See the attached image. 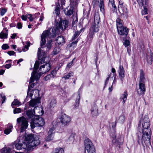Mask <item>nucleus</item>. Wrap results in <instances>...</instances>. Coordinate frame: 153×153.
I'll list each match as a JSON object with an SVG mask.
<instances>
[{
    "label": "nucleus",
    "instance_id": "a18cd8bd",
    "mask_svg": "<svg viewBox=\"0 0 153 153\" xmlns=\"http://www.w3.org/2000/svg\"><path fill=\"white\" fill-rule=\"evenodd\" d=\"M130 42L128 40H125L123 42V45L126 47L130 45Z\"/></svg>",
    "mask_w": 153,
    "mask_h": 153
},
{
    "label": "nucleus",
    "instance_id": "79ce46f5",
    "mask_svg": "<svg viewBox=\"0 0 153 153\" xmlns=\"http://www.w3.org/2000/svg\"><path fill=\"white\" fill-rule=\"evenodd\" d=\"M60 49L59 47H56L53 50V52L54 54H57L60 51Z\"/></svg>",
    "mask_w": 153,
    "mask_h": 153
},
{
    "label": "nucleus",
    "instance_id": "473e14b6",
    "mask_svg": "<svg viewBox=\"0 0 153 153\" xmlns=\"http://www.w3.org/2000/svg\"><path fill=\"white\" fill-rule=\"evenodd\" d=\"M121 21V20L119 18H117V19L116 22L117 29L123 26Z\"/></svg>",
    "mask_w": 153,
    "mask_h": 153
},
{
    "label": "nucleus",
    "instance_id": "4d7b16f0",
    "mask_svg": "<svg viewBox=\"0 0 153 153\" xmlns=\"http://www.w3.org/2000/svg\"><path fill=\"white\" fill-rule=\"evenodd\" d=\"M54 128H51L48 132V134H51L52 135L54 133L53 131L54 130Z\"/></svg>",
    "mask_w": 153,
    "mask_h": 153
},
{
    "label": "nucleus",
    "instance_id": "de8ad7c7",
    "mask_svg": "<svg viewBox=\"0 0 153 153\" xmlns=\"http://www.w3.org/2000/svg\"><path fill=\"white\" fill-rule=\"evenodd\" d=\"M27 18L29 19L30 21H33V19H35L34 17H32V15L30 14H27Z\"/></svg>",
    "mask_w": 153,
    "mask_h": 153
},
{
    "label": "nucleus",
    "instance_id": "bb28decb",
    "mask_svg": "<svg viewBox=\"0 0 153 153\" xmlns=\"http://www.w3.org/2000/svg\"><path fill=\"white\" fill-rule=\"evenodd\" d=\"M127 96V93L126 91H125L121 96L120 99L123 100V104L126 101Z\"/></svg>",
    "mask_w": 153,
    "mask_h": 153
},
{
    "label": "nucleus",
    "instance_id": "a878e982",
    "mask_svg": "<svg viewBox=\"0 0 153 153\" xmlns=\"http://www.w3.org/2000/svg\"><path fill=\"white\" fill-rule=\"evenodd\" d=\"M28 110L32 111H34V117H36L35 115H37V116H39L40 115L39 112V108L38 107H35L33 110L30 109Z\"/></svg>",
    "mask_w": 153,
    "mask_h": 153
},
{
    "label": "nucleus",
    "instance_id": "0eeeda50",
    "mask_svg": "<svg viewBox=\"0 0 153 153\" xmlns=\"http://www.w3.org/2000/svg\"><path fill=\"white\" fill-rule=\"evenodd\" d=\"M85 148L88 153H95V147L91 141L88 138H86L84 141Z\"/></svg>",
    "mask_w": 153,
    "mask_h": 153
},
{
    "label": "nucleus",
    "instance_id": "052dcab7",
    "mask_svg": "<svg viewBox=\"0 0 153 153\" xmlns=\"http://www.w3.org/2000/svg\"><path fill=\"white\" fill-rule=\"evenodd\" d=\"M30 91H28V90L27 92V97H32V96L33 95V94H32L31 93H30Z\"/></svg>",
    "mask_w": 153,
    "mask_h": 153
},
{
    "label": "nucleus",
    "instance_id": "09e8293b",
    "mask_svg": "<svg viewBox=\"0 0 153 153\" xmlns=\"http://www.w3.org/2000/svg\"><path fill=\"white\" fill-rule=\"evenodd\" d=\"M79 98L78 99H76V101L75 103V106L76 107H77L79 105V99L80 98V94H79L78 95Z\"/></svg>",
    "mask_w": 153,
    "mask_h": 153
},
{
    "label": "nucleus",
    "instance_id": "7ed1b4c3",
    "mask_svg": "<svg viewBox=\"0 0 153 153\" xmlns=\"http://www.w3.org/2000/svg\"><path fill=\"white\" fill-rule=\"evenodd\" d=\"M142 137L141 139L139 137V135H141V131H139L137 133V134L138 136L137 142L139 144L142 143L143 145L144 146L145 145L146 146L150 143L151 132H148L142 131Z\"/></svg>",
    "mask_w": 153,
    "mask_h": 153
},
{
    "label": "nucleus",
    "instance_id": "6e6d98bb",
    "mask_svg": "<svg viewBox=\"0 0 153 153\" xmlns=\"http://www.w3.org/2000/svg\"><path fill=\"white\" fill-rule=\"evenodd\" d=\"M7 10L4 8L1 9L0 14L1 16H3L6 12Z\"/></svg>",
    "mask_w": 153,
    "mask_h": 153
},
{
    "label": "nucleus",
    "instance_id": "a19ab883",
    "mask_svg": "<svg viewBox=\"0 0 153 153\" xmlns=\"http://www.w3.org/2000/svg\"><path fill=\"white\" fill-rule=\"evenodd\" d=\"M20 103V102L17 99H15L14 101L12 102V106L13 105H19Z\"/></svg>",
    "mask_w": 153,
    "mask_h": 153
},
{
    "label": "nucleus",
    "instance_id": "37998d69",
    "mask_svg": "<svg viewBox=\"0 0 153 153\" xmlns=\"http://www.w3.org/2000/svg\"><path fill=\"white\" fill-rule=\"evenodd\" d=\"M122 10L123 11V15H127L128 12L127 8L126 7H122Z\"/></svg>",
    "mask_w": 153,
    "mask_h": 153
},
{
    "label": "nucleus",
    "instance_id": "69168bd1",
    "mask_svg": "<svg viewBox=\"0 0 153 153\" xmlns=\"http://www.w3.org/2000/svg\"><path fill=\"white\" fill-rule=\"evenodd\" d=\"M1 96L2 99V103H3L6 100L5 96L4 95L2 96V95H1Z\"/></svg>",
    "mask_w": 153,
    "mask_h": 153
},
{
    "label": "nucleus",
    "instance_id": "cd10ccee",
    "mask_svg": "<svg viewBox=\"0 0 153 153\" xmlns=\"http://www.w3.org/2000/svg\"><path fill=\"white\" fill-rule=\"evenodd\" d=\"M56 101L54 99L51 100L49 104V108H53L56 105Z\"/></svg>",
    "mask_w": 153,
    "mask_h": 153
},
{
    "label": "nucleus",
    "instance_id": "f3484780",
    "mask_svg": "<svg viewBox=\"0 0 153 153\" xmlns=\"http://www.w3.org/2000/svg\"><path fill=\"white\" fill-rule=\"evenodd\" d=\"M40 98L38 97L36 99H32L30 101L29 105L32 107H37L38 104L40 103Z\"/></svg>",
    "mask_w": 153,
    "mask_h": 153
},
{
    "label": "nucleus",
    "instance_id": "0e129e2a",
    "mask_svg": "<svg viewBox=\"0 0 153 153\" xmlns=\"http://www.w3.org/2000/svg\"><path fill=\"white\" fill-rule=\"evenodd\" d=\"M7 53L10 56L13 55L15 53V52L13 51H9Z\"/></svg>",
    "mask_w": 153,
    "mask_h": 153
},
{
    "label": "nucleus",
    "instance_id": "dca6fc26",
    "mask_svg": "<svg viewBox=\"0 0 153 153\" xmlns=\"http://www.w3.org/2000/svg\"><path fill=\"white\" fill-rule=\"evenodd\" d=\"M144 83H139V87L137 89V92L139 95L144 94L146 91V87Z\"/></svg>",
    "mask_w": 153,
    "mask_h": 153
},
{
    "label": "nucleus",
    "instance_id": "7c9ffc66",
    "mask_svg": "<svg viewBox=\"0 0 153 153\" xmlns=\"http://www.w3.org/2000/svg\"><path fill=\"white\" fill-rule=\"evenodd\" d=\"M118 72L119 73V78L123 83L125 77V71H123V72Z\"/></svg>",
    "mask_w": 153,
    "mask_h": 153
},
{
    "label": "nucleus",
    "instance_id": "c03bdc74",
    "mask_svg": "<svg viewBox=\"0 0 153 153\" xmlns=\"http://www.w3.org/2000/svg\"><path fill=\"white\" fill-rule=\"evenodd\" d=\"M21 110L20 108H16L13 110V113L14 114L20 113L21 112Z\"/></svg>",
    "mask_w": 153,
    "mask_h": 153
},
{
    "label": "nucleus",
    "instance_id": "6e6552de",
    "mask_svg": "<svg viewBox=\"0 0 153 153\" xmlns=\"http://www.w3.org/2000/svg\"><path fill=\"white\" fill-rule=\"evenodd\" d=\"M85 148L88 153H95V147L91 141L88 138H86L84 141Z\"/></svg>",
    "mask_w": 153,
    "mask_h": 153
},
{
    "label": "nucleus",
    "instance_id": "774afa93",
    "mask_svg": "<svg viewBox=\"0 0 153 153\" xmlns=\"http://www.w3.org/2000/svg\"><path fill=\"white\" fill-rule=\"evenodd\" d=\"M91 1L93 6L94 7L96 6L97 3V0H91Z\"/></svg>",
    "mask_w": 153,
    "mask_h": 153
},
{
    "label": "nucleus",
    "instance_id": "9d476101",
    "mask_svg": "<svg viewBox=\"0 0 153 153\" xmlns=\"http://www.w3.org/2000/svg\"><path fill=\"white\" fill-rule=\"evenodd\" d=\"M68 22L66 20H63L60 22L59 23L56 24V27L57 30H63L67 27Z\"/></svg>",
    "mask_w": 153,
    "mask_h": 153
},
{
    "label": "nucleus",
    "instance_id": "4be33fe9",
    "mask_svg": "<svg viewBox=\"0 0 153 153\" xmlns=\"http://www.w3.org/2000/svg\"><path fill=\"white\" fill-rule=\"evenodd\" d=\"M56 43L59 45H62L65 42L64 39L63 37L62 36H58L56 40Z\"/></svg>",
    "mask_w": 153,
    "mask_h": 153
},
{
    "label": "nucleus",
    "instance_id": "1a4fd4ad",
    "mask_svg": "<svg viewBox=\"0 0 153 153\" xmlns=\"http://www.w3.org/2000/svg\"><path fill=\"white\" fill-rule=\"evenodd\" d=\"M100 26L98 24L92 23L88 35V36L90 38L91 40H92L94 33L98 32L99 30Z\"/></svg>",
    "mask_w": 153,
    "mask_h": 153
},
{
    "label": "nucleus",
    "instance_id": "f03ea898",
    "mask_svg": "<svg viewBox=\"0 0 153 153\" xmlns=\"http://www.w3.org/2000/svg\"><path fill=\"white\" fill-rule=\"evenodd\" d=\"M34 111L27 110L25 113L27 120H30V126L32 129L35 127H42L45 123L44 119L39 116L34 117Z\"/></svg>",
    "mask_w": 153,
    "mask_h": 153
},
{
    "label": "nucleus",
    "instance_id": "338daca9",
    "mask_svg": "<svg viewBox=\"0 0 153 153\" xmlns=\"http://www.w3.org/2000/svg\"><path fill=\"white\" fill-rule=\"evenodd\" d=\"M27 15L26 16L22 15L21 16V18L23 20L25 21L27 19Z\"/></svg>",
    "mask_w": 153,
    "mask_h": 153
},
{
    "label": "nucleus",
    "instance_id": "ddd939ff",
    "mask_svg": "<svg viewBox=\"0 0 153 153\" xmlns=\"http://www.w3.org/2000/svg\"><path fill=\"white\" fill-rule=\"evenodd\" d=\"M41 49L40 48H39L37 55L39 60H40V62L41 64H42L45 62V59L46 57V53L45 52H43L41 55Z\"/></svg>",
    "mask_w": 153,
    "mask_h": 153
},
{
    "label": "nucleus",
    "instance_id": "39448f33",
    "mask_svg": "<svg viewBox=\"0 0 153 153\" xmlns=\"http://www.w3.org/2000/svg\"><path fill=\"white\" fill-rule=\"evenodd\" d=\"M57 30L56 28H53L52 29V33H51L50 31L47 30L44 31L42 34L41 36V42L40 45L42 48H43V46L45 45L46 43V38L47 37L50 38L51 36L54 37L56 35V31Z\"/></svg>",
    "mask_w": 153,
    "mask_h": 153
},
{
    "label": "nucleus",
    "instance_id": "ea45409f",
    "mask_svg": "<svg viewBox=\"0 0 153 153\" xmlns=\"http://www.w3.org/2000/svg\"><path fill=\"white\" fill-rule=\"evenodd\" d=\"M57 153H64V150L63 148L60 147L56 149Z\"/></svg>",
    "mask_w": 153,
    "mask_h": 153
},
{
    "label": "nucleus",
    "instance_id": "2f4dec72",
    "mask_svg": "<svg viewBox=\"0 0 153 153\" xmlns=\"http://www.w3.org/2000/svg\"><path fill=\"white\" fill-rule=\"evenodd\" d=\"M10 149L9 148H4L1 150V153H9L10 151Z\"/></svg>",
    "mask_w": 153,
    "mask_h": 153
},
{
    "label": "nucleus",
    "instance_id": "603ef678",
    "mask_svg": "<svg viewBox=\"0 0 153 153\" xmlns=\"http://www.w3.org/2000/svg\"><path fill=\"white\" fill-rule=\"evenodd\" d=\"M80 33L78 31L75 32V33L74 35V36L73 38V39H75L79 35Z\"/></svg>",
    "mask_w": 153,
    "mask_h": 153
},
{
    "label": "nucleus",
    "instance_id": "6ab92c4d",
    "mask_svg": "<svg viewBox=\"0 0 153 153\" xmlns=\"http://www.w3.org/2000/svg\"><path fill=\"white\" fill-rule=\"evenodd\" d=\"M15 147L17 149L19 150H20L22 148L24 149H25V150L24 151L26 150V148H28L27 145H26L24 143L22 144L20 143H16L15 145Z\"/></svg>",
    "mask_w": 153,
    "mask_h": 153
},
{
    "label": "nucleus",
    "instance_id": "72a5a7b5",
    "mask_svg": "<svg viewBox=\"0 0 153 153\" xmlns=\"http://www.w3.org/2000/svg\"><path fill=\"white\" fill-rule=\"evenodd\" d=\"M74 140V134H72L69 137L68 139L67 140L68 143L69 144L72 143Z\"/></svg>",
    "mask_w": 153,
    "mask_h": 153
},
{
    "label": "nucleus",
    "instance_id": "5fc2aeb1",
    "mask_svg": "<svg viewBox=\"0 0 153 153\" xmlns=\"http://www.w3.org/2000/svg\"><path fill=\"white\" fill-rule=\"evenodd\" d=\"M75 59V58H74L71 62H70L68 63V65H67V67L69 68L71 67L73 64L74 61Z\"/></svg>",
    "mask_w": 153,
    "mask_h": 153
},
{
    "label": "nucleus",
    "instance_id": "58836bf2",
    "mask_svg": "<svg viewBox=\"0 0 153 153\" xmlns=\"http://www.w3.org/2000/svg\"><path fill=\"white\" fill-rule=\"evenodd\" d=\"M25 44L26 45L24 46V48H22V50L24 51H25V48L27 50H28V47L30 46V43L29 41H27L26 42Z\"/></svg>",
    "mask_w": 153,
    "mask_h": 153
},
{
    "label": "nucleus",
    "instance_id": "3c124183",
    "mask_svg": "<svg viewBox=\"0 0 153 153\" xmlns=\"http://www.w3.org/2000/svg\"><path fill=\"white\" fill-rule=\"evenodd\" d=\"M2 49L6 50L9 48V46L7 44H5L3 45L1 47Z\"/></svg>",
    "mask_w": 153,
    "mask_h": 153
},
{
    "label": "nucleus",
    "instance_id": "423d86ee",
    "mask_svg": "<svg viewBox=\"0 0 153 153\" xmlns=\"http://www.w3.org/2000/svg\"><path fill=\"white\" fill-rule=\"evenodd\" d=\"M17 121L20 132H23L27 128L28 126V122L26 118L22 117L18 118Z\"/></svg>",
    "mask_w": 153,
    "mask_h": 153
},
{
    "label": "nucleus",
    "instance_id": "4c0bfd02",
    "mask_svg": "<svg viewBox=\"0 0 153 153\" xmlns=\"http://www.w3.org/2000/svg\"><path fill=\"white\" fill-rule=\"evenodd\" d=\"M109 5H111L115 9H116V6L114 4V0H109Z\"/></svg>",
    "mask_w": 153,
    "mask_h": 153
},
{
    "label": "nucleus",
    "instance_id": "680f3d73",
    "mask_svg": "<svg viewBox=\"0 0 153 153\" xmlns=\"http://www.w3.org/2000/svg\"><path fill=\"white\" fill-rule=\"evenodd\" d=\"M111 73H110V74H109V75H108V77H107V78H106V80H105V86H106V84L108 83V81L109 80V78L110 77V74H111Z\"/></svg>",
    "mask_w": 153,
    "mask_h": 153
},
{
    "label": "nucleus",
    "instance_id": "5701e85b",
    "mask_svg": "<svg viewBox=\"0 0 153 153\" xmlns=\"http://www.w3.org/2000/svg\"><path fill=\"white\" fill-rule=\"evenodd\" d=\"M140 77L139 83H144L145 81V79L144 77V74L142 70L140 71Z\"/></svg>",
    "mask_w": 153,
    "mask_h": 153
},
{
    "label": "nucleus",
    "instance_id": "f8f14e48",
    "mask_svg": "<svg viewBox=\"0 0 153 153\" xmlns=\"http://www.w3.org/2000/svg\"><path fill=\"white\" fill-rule=\"evenodd\" d=\"M118 33L120 36H126L128 32L129 29L123 26L117 29Z\"/></svg>",
    "mask_w": 153,
    "mask_h": 153
},
{
    "label": "nucleus",
    "instance_id": "49530a36",
    "mask_svg": "<svg viewBox=\"0 0 153 153\" xmlns=\"http://www.w3.org/2000/svg\"><path fill=\"white\" fill-rule=\"evenodd\" d=\"M48 136L46 137V141H50L53 139L52 135L51 134H48Z\"/></svg>",
    "mask_w": 153,
    "mask_h": 153
},
{
    "label": "nucleus",
    "instance_id": "4468645a",
    "mask_svg": "<svg viewBox=\"0 0 153 153\" xmlns=\"http://www.w3.org/2000/svg\"><path fill=\"white\" fill-rule=\"evenodd\" d=\"M142 126L143 129L142 130H141V131L144 132H151L150 126V123L149 120H148L147 121L145 122V121H144V122L142 123Z\"/></svg>",
    "mask_w": 153,
    "mask_h": 153
},
{
    "label": "nucleus",
    "instance_id": "393cba45",
    "mask_svg": "<svg viewBox=\"0 0 153 153\" xmlns=\"http://www.w3.org/2000/svg\"><path fill=\"white\" fill-rule=\"evenodd\" d=\"M13 128V126L12 125L9 124V126L4 130V134H9L12 131Z\"/></svg>",
    "mask_w": 153,
    "mask_h": 153
},
{
    "label": "nucleus",
    "instance_id": "20e7f679",
    "mask_svg": "<svg viewBox=\"0 0 153 153\" xmlns=\"http://www.w3.org/2000/svg\"><path fill=\"white\" fill-rule=\"evenodd\" d=\"M25 140L27 141V145L28 148L31 149L33 147H35L39 145L40 141L38 137H35L33 134H28L25 138Z\"/></svg>",
    "mask_w": 153,
    "mask_h": 153
},
{
    "label": "nucleus",
    "instance_id": "8fccbe9b",
    "mask_svg": "<svg viewBox=\"0 0 153 153\" xmlns=\"http://www.w3.org/2000/svg\"><path fill=\"white\" fill-rule=\"evenodd\" d=\"M77 41H75V42H73L71 43V44H68V47H71L72 46L73 47H75L76 45V44L77 42Z\"/></svg>",
    "mask_w": 153,
    "mask_h": 153
},
{
    "label": "nucleus",
    "instance_id": "c85d7f7f",
    "mask_svg": "<svg viewBox=\"0 0 153 153\" xmlns=\"http://www.w3.org/2000/svg\"><path fill=\"white\" fill-rule=\"evenodd\" d=\"M8 30H7L5 33H4L3 31H2L0 33V38L1 39H7L8 36Z\"/></svg>",
    "mask_w": 153,
    "mask_h": 153
},
{
    "label": "nucleus",
    "instance_id": "e2e57ef3",
    "mask_svg": "<svg viewBox=\"0 0 153 153\" xmlns=\"http://www.w3.org/2000/svg\"><path fill=\"white\" fill-rule=\"evenodd\" d=\"M22 27V25L21 23L19 22L17 24V27L19 29H21Z\"/></svg>",
    "mask_w": 153,
    "mask_h": 153
},
{
    "label": "nucleus",
    "instance_id": "9b49d317",
    "mask_svg": "<svg viewBox=\"0 0 153 153\" xmlns=\"http://www.w3.org/2000/svg\"><path fill=\"white\" fill-rule=\"evenodd\" d=\"M60 119L62 125L64 126L67 125L71 120L70 117L65 114L61 115Z\"/></svg>",
    "mask_w": 153,
    "mask_h": 153
},
{
    "label": "nucleus",
    "instance_id": "aec40b11",
    "mask_svg": "<svg viewBox=\"0 0 153 153\" xmlns=\"http://www.w3.org/2000/svg\"><path fill=\"white\" fill-rule=\"evenodd\" d=\"M56 74V71L53 70L51 72V74L48 75L44 78V79L45 81H47L50 79L53 78L55 76Z\"/></svg>",
    "mask_w": 153,
    "mask_h": 153
},
{
    "label": "nucleus",
    "instance_id": "a211bd4d",
    "mask_svg": "<svg viewBox=\"0 0 153 153\" xmlns=\"http://www.w3.org/2000/svg\"><path fill=\"white\" fill-rule=\"evenodd\" d=\"M91 113L93 117H96L98 115V108L96 105H94L92 106L91 109Z\"/></svg>",
    "mask_w": 153,
    "mask_h": 153
},
{
    "label": "nucleus",
    "instance_id": "e433bc0d",
    "mask_svg": "<svg viewBox=\"0 0 153 153\" xmlns=\"http://www.w3.org/2000/svg\"><path fill=\"white\" fill-rule=\"evenodd\" d=\"M52 40L51 39L49 40L48 41L46 45L47 48V49L48 50V51L51 48L52 45Z\"/></svg>",
    "mask_w": 153,
    "mask_h": 153
},
{
    "label": "nucleus",
    "instance_id": "c756f323",
    "mask_svg": "<svg viewBox=\"0 0 153 153\" xmlns=\"http://www.w3.org/2000/svg\"><path fill=\"white\" fill-rule=\"evenodd\" d=\"M100 21V17L98 14H95L94 17V22L93 23L98 24Z\"/></svg>",
    "mask_w": 153,
    "mask_h": 153
},
{
    "label": "nucleus",
    "instance_id": "f257e3e1",
    "mask_svg": "<svg viewBox=\"0 0 153 153\" xmlns=\"http://www.w3.org/2000/svg\"><path fill=\"white\" fill-rule=\"evenodd\" d=\"M39 62L36 61L34 65V69L31 73V76L30 78L29 83H32L34 82V79H39L42 74L49 71L51 69V65L48 63H46L45 65L41 66L39 70V74L37 73V70L39 66Z\"/></svg>",
    "mask_w": 153,
    "mask_h": 153
},
{
    "label": "nucleus",
    "instance_id": "2eb2a0df",
    "mask_svg": "<svg viewBox=\"0 0 153 153\" xmlns=\"http://www.w3.org/2000/svg\"><path fill=\"white\" fill-rule=\"evenodd\" d=\"M112 138V142L116 145H120L122 144L123 142V137L120 136L119 138L116 139V136L114 135Z\"/></svg>",
    "mask_w": 153,
    "mask_h": 153
},
{
    "label": "nucleus",
    "instance_id": "412c9836",
    "mask_svg": "<svg viewBox=\"0 0 153 153\" xmlns=\"http://www.w3.org/2000/svg\"><path fill=\"white\" fill-rule=\"evenodd\" d=\"M73 7H68L65 10V15L70 16L73 13Z\"/></svg>",
    "mask_w": 153,
    "mask_h": 153
},
{
    "label": "nucleus",
    "instance_id": "b1692460",
    "mask_svg": "<svg viewBox=\"0 0 153 153\" xmlns=\"http://www.w3.org/2000/svg\"><path fill=\"white\" fill-rule=\"evenodd\" d=\"M149 55H148L147 56V61L148 64L151 65L152 62V53L150 52Z\"/></svg>",
    "mask_w": 153,
    "mask_h": 153
},
{
    "label": "nucleus",
    "instance_id": "f704fd0d",
    "mask_svg": "<svg viewBox=\"0 0 153 153\" xmlns=\"http://www.w3.org/2000/svg\"><path fill=\"white\" fill-rule=\"evenodd\" d=\"M125 117L123 115H121L119 117V119L117 121L120 123H123L125 121Z\"/></svg>",
    "mask_w": 153,
    "mask_h": 153
},
{
    "label": "nucleus",
    "instance_id": "bf43d9fd",
    "mask_svg": "<svg viewBox=\"0 0 153 153\" xmlns=\"http://www.w3.org/2000/svg\"><path fill=\"white\" fill-rule=\"evenodd\" d=\"M55 13L56 15H58L60 13V10L58 8H56L55 10Z\"/></svg>",
    "mask_w": 153,
    "mask_h": 153
},
{
    "label": "nucleus",
    "instance_id": "13d9d810",
    "mask_svg": "<svg viewBox=\"0 0 153 153\" xmlns=\"http://www.w3.org/2000/svg\"><path fill=\"white\" fill-rule=\"evenodd\" d=\"M119 69L118 70V72H123L125 71L123 66L120 65L119 66Z\"/></svg>",
    "mask_w": 153,
    "mask_h": 153
},
{
    "label": "nucleus",
    "instance_id": "c9c22d12",
    "mask_svg": "<svg viewBox=\"0 0 153 153\" xmlns=\"http://www.w3.org/2000/svg\"><path fill=\"white\" fill-rule=\"evenodd\" d=\"M73 75L74 73L73 72L71 71L68 74L63 77L62 78H64L66 79H68L71 76H73Z\"/></svg>",
    "mask_w": 153,
    "mask_h": 153
},
{
    "label": "nucleus",
    "instance_id": "864d4df0",
    "mask_svg": "<svg viewBox=\"0 0 153 153\" xmlns=\"http://www.w3.org/2000/svg\"><path fill=\"white\" fill-rule=\"evenodd\" d=\"M35 85V83H32L30 85L28 86V91H30V90L34 87V85Z\"/></svg>",
    "mask_w": 153,
    "mask_h": 153
}]
</instances>
